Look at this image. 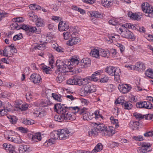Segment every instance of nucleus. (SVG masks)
<instances>
[{"label": "nucleus", "instance_id": "nucleus-1", "mask_svg": "<svg viewBox=\"0 0 153 153\" xmlns=\"http://www.w3.org/2000/svg\"><path fill=\"white\" fill-rule=\"evenodd\" d=\"M105 71L109 75L114 76V80L117 82H120V76L121 74L120 69L113 66H109L105 69Z\"/></svg>", "mask_w": 153, "mask_h": 153}, {"label": "nucleus", "instance_id": "nucleus-2", "mask_svg": "<svg viewBox=\"0 0 153 153\" xmlns=\"http://www.w3.org/2000/svg\"><path fill=\"white\" fill-rule=\"evenodd\" d=\"M14 26L17 30L22 29L28 32H30L32 33L39 34L41 32L40 29H37L35 26H33L28 25L24 24L19 25L15 23L14 25Z\"/></svg>", "mask_w": 153, "mask_h": 153}, {"label": "nucleus", "instance_id": "nucleus-3", "mask_svg": "<svg viewBox=\"0 0 153 153\" xmlns=\"http://www.w3.org/2000/svg\"><path fill=\"white\" fill-rule=\"evenodd\" d=\"M126 24L122 25L121 27L117 30L118 32L125 38L131 39H134V35L133 33L128 29H131V28L126 27Z\"/></svg>", "mask_w": 153, "mask_h": 153}, {"label": "nucleus", "instance_id": "nucleus-4", "mask_svg": "<svg viewBox=\"0 0 153 153\" xmlns=\"http://www.w3.org/2000/svg\"><path fill=\"white\" fill-rule=\"evenodd\" d=\"M59 140H65L68 138L70 135H72L74 132L73 129L63 128L59 129Z\"/></svg>", "mask_w": 153, "mask_h": 153}, {"label": "nucleus", "instance_id": "nucleus-5", "mask_svg": "<svg viewBox=\"0 0 153 153\" xmlns=\"http://www.w3.org/2000/svg\"><path fill=\"white\" fill-rule=\"evenodd\" d=\"M141 8L143 12L148 14L147 16L150 17H153V8L149 3L145 2L141 5Z\"/></svg>", "mask_w": 153, "mask_h": 153}, {"label": "nucleus", "instance_id": "nucleus-6", "mask_svg": "<svg viewBox=\"0 0 153 153\" xmlns=\"http://www.w3.org/2000/svg\"><path fill=\"white\" fill-rule=\"evenodd\" d=\"M30 79L35 84H39L42 81L41 76L37 74H32L30 76Z\"/></svg>", "mask_w": 153, "mask_h": 153}, {"label": "nucleus", "instance_id": "nucleus-7", "mask_svg": "<svg viewBox=\"0 0 153 153\" xmlns=\"http://www.w3.org/2000/svg\"><path fill=\"white\" fill-rule=\"evenodd\" d=\"M76 33H73L71 35V37L67 43V44L68 46H72L79 43L81 42V39L78 37H73L74 34H75Z\"/></svg>", "mask_w": 153, "mask_h": 153}, {"label": "nucleus", "instance_id": "nucleus-8", "mask_svg": "<svg viewBox=\"0 0 153 153\" xmlns=\"http://www.w3.org/2000/svg\"><path fill=\"white\" fill-rule=\"evenodd\" d=\"M126 26L133 30H136L139 31L141 33H144L146 31V29L143 26H140L137 25H133L131 23H126Z\"/></svg>", "mask_w": 153, "mask_h": 153}, {"label": "nucleus", "instance_id": "nucleus-9", "mask_svg": "<svg viewBox=\"0 0 153 153\" xmlns=\"http://www.w3.org/2000/svg\"><path fill=\"white\" fill-rule=\"evenodd\" d=\"M68 108L67 109V112L62 114L63 122H66L69 120H73L75 119L74 115L73 113L69 112Z\"/></svg>", "mask_w": 153, "mask_h": 153}, {"label": "nucleus", "instance_id": "nucleus-10", "mask_svg": "<svg viewBox=\"0 0 153 153\" xmlns=\"http://www.w3.org/2000/svg\"><path fill=\"white\" fill-rule=\"evenodd\" d=\"M96 86L92 84L86 85L84 88V93L85 94H88L96 91Z\"/></svg>", "mask_w": 153, "mask_h": 153}, {"label": "nucleus", "instance_id": "nucleus-11", "mask_svg": "<svg viewBox=\"0 0 153 153\" xmlns=\"http://www.w3.org/2000/svg\"><path fill=\"white\" fill-rule=\"evenodd\" d=\"M15 49V48L11 45L10 46L6 47L3 51V55L7 57L12 56L13 54L12 51Z\"/></svg>", "mask_w": 153, "mask_h": 153}, {"label": "nucleus", "instance_id": "nucleus-12", "mask_svg": "<svg viewBox=\"0 0 153 153\" xmlns=\"http://www.w3.org/2000/svg\"><path fill=\"white\" fill-rule=\"evenodd\" d=\"M68 107H65L61 104H56L55 105L54 109L55 111L59 114H63L67 112Z\"/></svg>", "mask_w": 153, "mask_h": 153}, {"label": "nucleus", "instance_id": "nucleus-13", "mask_svg": "<svg viewBox=\"0 0 153 153\" xmlns=\"http://www.w3.org/2000/svg\"><path fill=\"white\" fill-rule=\"evenodd\" d=\"M118 88L121 92L123 94H126L130 91L131 87L129 85L122 84L121 85H119Z\"/></svg>", "mask_w": 153, "mask_h": 153}, {"label": "nucleus", "instance_id": "nucleus-14", "mask_svg": "<svg viewBox=\"0 0 153 153\" xmlns=\"http://www.w3.org/2000/svg\"><path fill=\"white\" fill-rule=\"evenodd\" d=\"M15 132L13 131L7 130L4 132V136L5 139L11 141L13 137L15 134Z\"/></svg>", "mask_w": 153, "mask_h": 153}, {"label": "nucleus", "instance_id": "nucleus-15", "mask_svg": "<svg viewBox=\"0 0 153 153\" xmlns=\"http://www.w3.org/2000/svg\"><path fill=\"white\" fill-rule=\"evenodd\" d=\"M79 57L76 56H73L68 62V65L75 67L79 63Z\"/></svg>", "mask_w": 153, "mask_h": 153}, {"label": "nucleus", "instance_id": "nucleus-16", "mask_svg": "<svg viewBox=\"0 0 153 153\" xmlns=\"http://www.w3.org/2000/svg\"><path fill=\"white\" fill-rule=\"evenodd\" d=\"M91 60L88 58H85L81 61L80 65L82 68H86L89 66L91 65Z\"/></svg>", "mask_w": 153, "mask_h": 153}, {"label": "nucleus", "instance_id": "nucleus-17", "mask_svg": "<svg viewBox=\"0 0 153 153\" xmlns=\"http://www.w3.org/2000/svg\"><path fill=\"white\" fill-rule=\"evenodd\" d=\"M68 27L69 25L68 23L65 21H61L58 25V29L60 31L67 30Z\"/></svg>", "mask_w": 153, "mask_h": 153}, {"label": "nucleus", "instance_id": "nucleus-18", "mask_svg": "<svg viewBox=\"0 0 153 153\" xmlns=\"http://www.w3.org/2000/svg\"><path fill=\"white\" fill-rule=\"evenodd\" d=\"M3 147L7 152L12 153L13 151H15L14 146L9 144L4 143L3 144Z\"/></svg>", "mask_w": 153, "mask_h": 153}, {"label": "nucleus", "instance_id": "nucleus-19", "mask_svg": "<svg viewBox=\"0 0 153 153\" xmlns=\"http://www.w3.org/2000/svg\"><path fill=\"white\" fill-rule=\"evenodd\" d=\"M134 66V70L136 71H143L146 68L144 63L141 62H137Z\"/></svg>", "mask_w": 153, "mask_h": 153}, {"label": "nucleus", "instance_id": "nucleus-20", "mask_svg": "<svg viewBox=\"0 0 153 153\" xmlns=\"http://www.w3.org/2000/svg\"><path fill=\"white\" fill-rule=\"evenodd\" d=\"M89 13L91 16L96 18H102L103 17L102 13H101L97 11H91L89 12Z\"/></svg>", "mask_w": 153, "mask_h": 153}, {"label": "nucleus", "instance_id": "nucleus-21", "mask_svg": "<svg viewBox=\"0 0 153 153\" xmlns=\"http://www.w3.org/2000/svg\"><path fill=\"white\" fill-rule=\"evenodd\" d=\"M30 151V147L29 145H22L20 146L19 148V151L20 153H25Z\"/></svg>", "mask_w": 153, "mask_h": 153}, {"label": "nucleus", "instance_id": "nucleus-22", "mask_svg": "<svg viewBox=\"0 0 153 153\" xmlns=\"http://www.w3.org/2000/svg\"><path fill=\"white\" fill-rule=\"evenodd\" d=\"M122 107L125 110H130L133 107L132 104L130 102L125 101L124 102H121Z\"/></svg>", "mask_w": 153, "mask_h": 153}, {"label": "nucleus", "instance_id": "nucleus-23", "mask_svg": "<svg viewBox=\"0 0 153 153\" xmlns=\"http://www.w3.org/2000/svg\"><path fill=\"white\" fill-rule=\"evenodd\" d=\"M100 56L106 57H108L109 53V51L107 49H99Z\"/></svg>", "mask_w": 153, "mask_h": 153}, {"label": "nucleus", "instance_id": "nucleus-24", "mask_svg": "<svg viewBox=\"0 0 153 153\" xmlns=\"http://www.w3.org/2000/svg\"><path fill=\"white\" fill-rule=\"evenodd\" d=\"M103 146L101 143H98L91 152V153H97L101 151L103 149Z\"/></svg>", "mask_w": 153, "mask_h": 153}, {"label": "nucleus", "instance_id": "nucleus-25", "mask_svg": "<svg viewBox=\"0 0 153 153\" xmlns=\"http://www.w3.org/2000/svg\"><path fill=\"white\" fill-rule=\"evenodd\" d=\"M90 55L96 58H99L100 57L99 49L94 48L91 50L90 53Z\"/></svg>", "mask_w": 153, "mask_h": 153}, {"label": "nucleus", "instance_id": "nucleus-26", "mask_svg": "<svg viewBox=\"0 0 153 153\" xmlns=\"http://www.w3.org/2000/svg\"><path fill=\"white\" fill-rule=\"evenodd\" d=\"M59 129L57 131H53L50 134L51 138L53 140H59Z\"/></svg>", "mask_w": 153, "mask_h": 153}, {"label": "nucleus", "instance_id": "nucleus-27", "mask_svg": "<svg viewBox=\"0 0 153 153\" xmlns=\"http://www.w3.org/2000/svg\"><path fill=\"white\" fill-rule=\"evenodd\" d=\"M100 111L98 110H95L94 113L92 114L91 115L93 116L92 118H94L97 120L100 118H102V119H104V117L100 114Z\"/></svg>", "mask_w": 153, "mask_h": 153}, {"label": "nucleus", "instance_id": "nucleus-28", "mask_svg": "<svg viewBox=\"0 0 153 153\" xmlns=\"http://www.w3.org/2000/svg\"><path fill=\"white\" fill-rule=\"evenodd\" d=\"M52 47L58 53H62L64 52L65 51V49L64 48L58 45L57 44H53Z\"/></svg>", "mask_w": 153, "mask_h": 153}, {"label": "nucleus", "instance_id": "nucleus-29", "mask_svg": "<svg viewBox=\"0 0 153 153\" xmlns=\"http://www.w3.org/2000/svg\"><path fill=\"white\" fill-rule=\"evenodd\" d=\"M14 135L13 137L11 142L17 143H22V140L19 135L16 132H15V134Z\"/></svg>", "mask_w": 153, "mask_h": 153}, {"label": "nucleus", "instance_id": "nucleus-30", "mask_svg": "<svg viewBox=\"0 0 153 153\" xmlns=\"http://www.w3.org/2000/svg\"><path fill=\"white\" fill-rule=\"evenodd\" d=\"M45 114V112L44 111H39L35 110L33 112V114L34 117H41L43 116Z\"/></svg>", "mask_w": 153, "mask_h": 153}, {"label": "nucleus", "instance_id": "nucleus-31", "mask_svg": "<svg viewBox=\"0 0 153 153\" xmlns=\"http://www.w3.org/2000/svg\"><path fill=\"white\" fill-rule=\"evenodd\" d=\"M94 126L98 131H105L106 129V126H105V124L103 123L96 124Z\"/></svg>", "mask_w": 153, "mask_h": 153}, {"label": "nucleus", "instance_id": "nucleus-32", "mask_svg": "<svg viewBox=\"0 0 153 153\" xmlns=\"http://www.w3.org/2000/svg\"><path fill=\"white\" fill-rule=\"evenodd\" d=\"M28 16L29 19L33 22L36 21L37 19L38 18V16L33 11L28 13Z\"/></svg>", "mask_w": 153, "mask_h": 153}, {"label": "nucleus", "instance_id": "nucleus-33", "mask_svg": "<svg viewBox=\"0 0 153 153\" xmlns=\"http://www.w3.org/2000/svg\"><path fill=\"white\" fill-rule=\"evenodd\" d=\"M102 4L105 7H110L113 4V2L110 0H102Z\"/></svg>", "mask_w": 153, "mask_h": 153}, {"label": "nucleus", "instance_id": "nucleus-34", "mask_svg": "<svg viewBox=\"0 0 153 153\" xmlns=\"http://www.w3.org/2000/svg\"><path fill=\"white\" fill-rule=\"evenodd\" d=\"M105 129V131H106L109 135L112 136L115 133V128L112 126H108V127H106Z\"/></svg>", "mask_w": 153, "mask_h": 153}, {"label": "nucleus", "instance_id": "nucleus-35", "mask_svg": "<svg viewBox=\"0 0 153 153\" xmlns=\"http://www.w3.org/2000/svg\"><path fill=\"white\" fill-rule=\"evenodd\" d=\"M35 22V24L37 27H44L45 25L43 19L40 18H38Z\"/></svg>", "mask_w": 153, "mask_h": 153}, {"label": "nucleus", "instance_id": "nucleus-36", "mask_svg": "<svg viewBox=\"0 0 153 153\" xmlns=\"http://www.w3.org/2000/svg\"><path fill=\"white\" fill-rule=\"evenodd\" d=\"M42 138L41 134L40 133H37L33 135L32 139L33 140L36 142H38L41 140Z\"/></svg>", "mask_w": 153, "mask_h": 153}, {"label": "nucleus", "instance_id": "nucleus-37", "mask_svg": "<svg viewBox=\"0 0 153 153\" xmlns=\"http://www.w3.org/2000/svg\"><path fill=\"white\" fill-rule=\"evenodd\" d=\"M98 133V131L94 126V127L88 131V134L89 136H95L97 135Z\"/></svg>", "mask_w": 153, "mask_h": 153}, {"label": "nucleus", "instance_id": "nucleus-38", "mask_svg": "<svg viewBox=\"0 0 153 153\" xmlns=\"http://www.w3.org/2000/svg\"><path fill=\"white\" fill-rule=\"evenodd\" d=\"M65 80V75L63 73H59L56 79L57 82L59 83L62 82Z\"/></svg>", "mask_w": 153, "mask_h": 153}, {"label": "nucleus", "instance_id": "nucleus-39", "mask_svg": "<svg viewBox=\"0 0 153 153\" xmlns=\"http://www.w3.org/2000/svg\"><path fill=\"white\" fill-rule=\"evenodd\" d=\"M87 81L86 79H76V85H79V86L85 84V82Z\"/></svg>", "mask_w": 153, "mask_h": 153}, {"label": "nucleus", "instance_id": "nucleus-40", "mask_svg": "<svg viewBox=\"0 0 153 153\" xmlns=\"http://www.w3.org/2000/svg\"><path fill=\"white\" fill-rule=\"evenodd\" d=\"M145 74L147 77L153 79V69L149 68L147 69L145 72Z\"/></svg>", "mask_w": 153, "mask_h": 153}, {"label": "nucleus", "instance_id": "nucleus-41", "mask_svg": "<svg viewBox=\"0 0 153 153\" xmlns=\"http://www.w3.org/2000/svg\"><path fill=\"white\" fill-rule=\"evenodd\" d=\"M52 97L55 100L59 102L62 101V96L61 95L59 94L52 93Z\"/></svg>", "mask_w": 153, "mask_h": 153}, {"label": "nucleus", "instance_id": "nucleus-42", "mask_svg": "<svg viewBox=\"0 0 153 153\" xmlns=\"http://www.w3.org/2000/svg\"><path fill=\"white\" fill-rule=\"evenodd\" d=\"M128 15L131 19L134 20H136L138 18L139 16L138 14L133 13L131 11L128 12Z\"/></svg>", "mask_w": 153, "mask_h": 153}, {"label": "nucleus", "instance_id": "nucleus-43", "mask_svg": "<svg viewBox=\"0 0 153 153\" xmlns=\"http://www.w3.org/2000/svg\"><path fill=\"white\" fill-rule=\"evenodd\" d=\"M100 77V81L101 83H106L109 80L108 77L105 75H102Z\"/></svg>", "mask_w": 153, "mask_h": 153}, {"label": "nucleus", "instance_id": "nucleus-44", "mask_svg": "<svg viewBox=\"0 0 153 153\" xmlns=\"http://www.w3.org/2000/svg\"><path fill=\"white\" fill-rule=\"evenodd\" d=\"M54 120L56 121L62 122L63 121L62 114H61L56 115L54 117Z\"/></svg>", "mask_w": 153, "mask_h": 153}, {"label": "nucleus", "instance_id": "nucleus-45", "mask_svg": "<svg viewBox=\"0 0 153 153\" xmlns=\"http://www.w3.org/2000/svg\"><path fill=\"white\" fill-rule=\"evenodd\" d=\"M143 105L145 108L151 109L153 108L152 104L149 102L144 101Z\"/></svg>", "mask_w": 153, "mask_h": 153}, {"label": "nucleus", "instance_id": "nucleus-46", "mask_svg": "<svg viewBox=\"0 0 153 153\" xmlns=\"http://www.w3.org/2000/svg\"><path fill=\"white\" fill-rule=\"evenodd\" d=\"M23 123L26 125H30L34 123L35 121L32 119H25L23 120Z\"/></svg>", "mask_w": 153, "mask_h": 153}, {"label": "nucleus", "instance_id": "nucleus-47", "mask_svg": "<svg viewBox=\"0 0 153 153\" xmlns=\"http://www.w3.org/2000/svg\"><path fill=\"white\" fill-rule=\"evenodd\" d=\"M110 119L111 120V122L112 123L115 124V127L118 128L119 127L118 124V120L117 119H114L113 116H111L110 118Z\"/></svg>", "mask_w": 153, "mask_h": 153}, {"label": "nucleus", "instance_id": "nucleus-48", "mask_svg": "<svg viewBox=\"0 0 153 153\" xmlns=\"http://www.w3.org/2000/svg\"><path fill=\"white\" fill-rule=\"evenodd\" d=\"M42 69L44 72L45 73L47 74H50L51 69L50 67L46 65H44L42 67Z\"/></svg>", "mask_w": 153, "mask_h": 153}, {"label": "nucleus", "instance_id": "nucleus-49", "mask_svg": "<svg viewBox=\"0 0 153 153\" xmlns=\"http://www.w3.org/2000/svg\"><path fill=\"white\" fill-rule=\"evenodd\" d=\"M29 8L32 10H39L40 6L35 4H31L29 5Z\"/></svg>", "mask_w": 153, "mask_h": 153}, {"label": "nucleus", "instance_id": "nucleus-50", "mask_svg": "<svg viewBox=\"0 0 153 153\" xmlns=\"http://www.w3.org/2000/svg\"><path fill=\"white\" fill-rule=\"evenodd\" d=\"M68 67L67 65L64 63V65H62V66H61L60 67H59L58 69L59 71L62 73H64L67 71L66 69Z\"/></svg>", "mask_w": 153, "mask_h": 153}, {"label": "nucleus", "instance_id": "nucleus-51", "mask_svg": "<svg viewBox=\"0 0 153 153\" xmlns=\"http://www.w3.org/2000/svg\"><path fill=\"white\" fill-rule=\"evenodd\" d=\"M151 149L146 148L143 147L140 148L138 151L140 152L146 153L151 151Z\"/></svg>", "mask_w": 153, "mask_h": 153}, {"label": "nucleus", "instance_id": "nucleus-52", "mask_svg": "<svg viewBox=\"0 0 153 153\" xmlns=\"http://www.w3.org/2000/svg\"><path fill=\"white\" fill-rule=\"evenodd\" d=\"M76 79H70L67 81V84L70 85H76Z\"/></svg>", "mask_w": 153, "mask_h": 153}, {"label": "nucleus", "instance_id": "nucleus-53", "mask_svg": "<svg viewBox=\"0 0 153 153\" xmlns=\"http://www.w3.org/2000/svg\"><path fill=\"white\" fill-rule=\"evenodd\" d=\"M14 19L15 20L16 22L14 23L12 25L13 26V27L16 29L15 27L14 26V25L15 23H16L18 24V25H20L19 24L17 23H20L24 21V19L22 17H18L16 18L15 19Z\"/></svg>", "mask_w": 153, "mask_h": 153}, {"label": "nucleus", "instance_id": "nucleus-54", "mask_svg": "<svg viewBox=\"0 0 153 153\" xmlns=\"http://www.w3.org/2000/svg\"><path fill=\"white\" fill-rule=\"evenodd\" d=\"M71 35V32L69 31L64 32L63 33V36L65 40L68 39Z\"/></svg>", "mask_w": 153, "mask_h": 153}, {"label": "nucleus", "instance_id": "nucleus-55", "mask_svg": "<svg viewBox=\"0 0 153 153\" xmlns=\"http://www.w3.org/2000/svg\"><path fill=\"white\" fill-rule=\"evenodd\" d=\"M28 105L27 104H22L21 106H19V107L21 111H25L27 109Z\"/></svg>", "mask_w": 153, "mask_h": 153}, {"label": "nucleus", "instance_id": "nucleus-56", "mask_svg": "<svg viewBox=\"0 0 153 153\" xmlns=\"http://www.w3.org/2000/svg\"><path fill=\"white\" fill-rule=\"evenodd\" d=\"M141 146L146 148L151 149L152 144L149 143L143 142L142 143Z\"/></svg>", "mask_w": 153, "mask_h": 153}, {"label": "nucleus", "instance_id": "nucleus-57", "mask_svg": "<svg viewBox=\"0 0 153 153\" xmlns=\"http://www.w3.org/2000/svg\"><path fill=\"white\" fill-rule=\"evenodd\" d=\"M54 141L53 140L49 139L48 141H46L44 143L45 146H49L54 143Z\"/></svg>", "mask_w": 153, "mask_h": 153}, {"label": "nucleus", "instance_id": "nucleus-58", "mask_svg": "<svg viewBox=\"0 0 153 153\" xmlns=\"http://www.w3.org/2000/svg\"><path fill=\"white\" fill-rule=\"evenodd\" d=\"M23 38L22 35V33H19L14 36L13 37V39L14 41L19 40Z\"/></svg>", "mask_w": 153, "mask_h": 153}, {"label": "nucleus", "instance_id": "nucleus-59", "mask_svg": "<svg viewBox=\"0 0 153 153\" xmlns=\"http://www.w3.org/2000/svg\"><path fill=\"white\" fill-rule=\"evenodd\" d=\"M144 119L149 120H153V114H148L144 115Z\"/></svg>", "mask_w": 153, "mask_h": 153}, {"label": "nucleus", "instance_id": "nucleus-60", "mask_svg": "<svg viewBox=\"0 0 153 153\" xmlns=\"http://www.w3.org/2000/svg\"><path fill=\"white\" fill-rule=\"evenodd\" d=\"M117 36V35H114L113 34H109L108 37L109 39L110 42V43L112 42L113 40H115V38Z\"/></svg>", "mask_w": 153, "mask_h": 153}, {"label": "nucleus", "instance_id": "nucleus-61", "mask_svg": "<svg viewBox=\"0 0 153 153\" xmlns=\"http://www.w3.org/2000/svg\"><path fill=\"white\" fill-rule=\"evenodd\" d=\"M8 16V14L6 12H4L2 13H0V21H1L3 18L7 17Z\"/></svg>", "mask_w": 153, "mask_h": 153}, {"label": "nucleus", "instance_id": "nucleus-62", "mask_svg": "<svg viewBox=\"0 0 153 153\" xmlns=\"http://www.w3.org/2000/svg\"><path fill=\"white\" fill-rule=\"evenodd\" d=\"M72 9L75 10H77L78 12H80V13H82L83 12H84V10L82 9L78 8L76 6H72Z\"/></svg>", "mask_w": 153, "mask_h": 153}, {"label": "nucleus", "instance_id": "nucleus-63", "mask_svg": "<svg viewBox=\"0 0 153 153\" xmlns=\"http://www.w3.org/2000/svg\"><path fill=\"white\" fill-rule=\"evenodd\" d=\"M134 140L138 141H141L144 140L143 137L142 135H139L137 136H134L133 137Z\"/></svg>", "mask_w": 153, "mask_h": 153}, {"label": "nucleus", "instance_id": "nucleus-64", "mask_svg": "<svg viewBox=\"0 0 153 153\" xmlns=\"http://www.w3.org/2000/svg\"><path fill=\"white\" fill-rule=\"evenodd\" d=\"M109 23L110 25H116L118 23V22L116 20L114 19L110 20L109 21Z\"/></svg>", "mask_w": 153, "mask_h": 153}]
</instances>
